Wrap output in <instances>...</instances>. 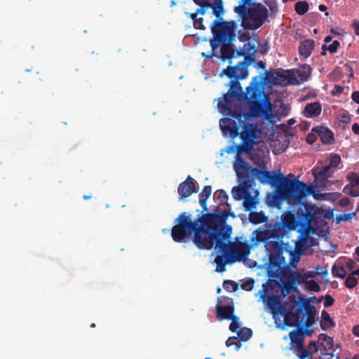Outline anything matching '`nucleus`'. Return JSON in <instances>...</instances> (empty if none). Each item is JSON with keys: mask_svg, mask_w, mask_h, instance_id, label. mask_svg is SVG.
Masks as SVG:
<instances>
[{"mask_svg": "<svg viewBox=\"0 0 359 359\" xmlns=\"http://www.w3.org/2000/svg\"><path fill=\"white\" fill-rule=\"evenodd\" d=\"M236 27L237 24L233 20L225 21L222 18L215 20L210 25L212 38L210 43L212 51L207 55L203 53V56L212 58L215 56V51L221 46L222 60L224 61L226 59H231L234 53L232 41L235 40L236 36Z\"/></svg>", "mask_w": 359, "mask_h": 359, "instance_id": "6", "label": "nucleus"}, {"mask_svg": "<svg viewBox=\"0 0 359 359\" xmlns=\"http://www.w3.org/2000/svg\"><path fill=\"white\" fill-rule=\"evenodd\" d=\"M305 287L306 290L312 292H319L320 290V286L314 280H307L305 283Z\"/></svg>", "mask_w": 359, "mask_h": 359, "instance_id": "38", "label": "nucleus"}, {"mask_svg": "<svg viewBox=\"0 0 359 359\" xmlns=\"http://www.w3.org/2000/svg\"><path fill=\"white\" fill-rule=\"evenodd\" d=\"M216 197L220 201L221 204H225L226 206L229 207L230 205L228 203V195L225 191L220 189L216 191Z\"/></svg>", "mask_w": 359, "mask_h": 359, "instance_id": "36", "label": "nucleus"}, {"mask_svg": "<svg viewBox=\"0 0 359 359\" xmlns=\"http://www.w3.org/2000/svg\"><path fill=\"white\" fill-rule=\"evenodd\" d=\"M309 9V4L306 1H299L295 4L294 11L298 15H304Z\"/></svg>", "mask_w": 359, "mask_h": 359, "instance_id": "30", "label": "nucleus"}, {"mask_svg": "<svg viewBox=\"0 0 359 359\" xmlns=\"http://www.w3.org/2000/svg\"><path fill=\"white\" fill-rule=\"evenodd\" d=\"M351 97L354 102L359 104V91H354L352 93Z\"/></svg>", "mask_w": 359, "mask_h": 359, "instance_id": "57", "label": "nucleus"}, {"mask_svg": "<svg viewBox=\"0 0 359 359\" xmlns=\"http://www.w3.org/2000/svg\"><path fill=\"white\" fill-rule=\"evenodd\" d=\"M196 186L191 177L188 176L187 179L180 183L178 187L179 200L182 201L189 197L193 193H196Z\"/></svg>", "mask_w": 359, "mask_h": 359, "instance_id": "14", "label": "nucleus"}, {"mask_svg": "<svg viewBox=\"0 0 359 359\" xmlns=\"http://www.w3.org/2000/svg\"><path fill=\"white\" fill-rule=\"evenodd\" d=\"M258 203L257 195L252 196L250 193L248 192L243 198V205L245 210L250 211L252 209L256 208Z\"/></svg>", "mask_w": 359, "mask_h": 359, "instance_id": "27", "label": "nucleus"}, {"mask_svg": "<svg viewBox=\"0 0 359 359\" xmlns=\"http://www.w3.org/2000/svg\"><path fill=\"white\" fill-rule=\"evenodd\" d=\"M209 7H201L199 8H197V10L196 11V14H201V15H204L205 14V9L206 8H208Z\"/></svg>", "mask_w": 359, "mask_h": 359, "instance_id": "62", "label": "nucleus"}, {"mask_svg": "<svg viewBox=\"0 0 359 359\" xmlns=\"http://www.w3.org/2000/svg\"><path fill=\"white\" fill-rule=\"evenodd\" d=\"M223 287L229 292H233L238 289V284L233 280H225L223 282Z\"/></svg>", "mask_w": 359, "mask_h": 359, "instance_id": "35", "label": "nucleus"}, {"mask_svg": "<svg viewBox=\"0 0 359 359\" xmlns=\"http://www.w3.org/2000/svg\"><path fill=\"white\" fill-rule=\"evenodd\" d=\"M316 140V135L314 134H312V133H310L307 135V137H306V142L309 144H312L313 143H314Z\"/></svg>", "mask_w": 359, "mask_h": 359, "instance_id": "54", "label": "nucleus"}, {"mask_svg": "<svg viewBox=\"0 0 359 359\" xmlns=\"http://www.w3.org/2000/svg\"><path fill=\"white\" fill-rule=\"evenodd\" d=\"M352 130L355 135H359V124L353 123L352 126Z\"/></svg>", "mask_w": 359, "mask_h": 359, "instance_id": "61", "label": "nucleus"}, {"mask_svg": "<svg viewBox=\"0 0 359 359\" xmlns=\"http://www.w3.org/2000/svg\"><path fill=\"white\" fill-rule=\"evenodd\" d=\"M297 309L294 312L292 309L294 305L287 308L285 304L280 303L277 309V315L284 316V325L290 327L302 324L306 327H311L316 323L317 309L313 305H309V300L305 299L302 303H297Z\"/></svg>", "mask_w": 359, "mask_h": 359, "instance_id": "7", "label": "nucleus"}, {"mask_svg": "<svg viewBox=\"0 0 359 359\" xmlns=\"http://www.w3.org/2000/svg\"><path fill=\"white\" fill-rule=\"evenodd\" d=\"M260 292L261 300L263 302H266L268 308L270 309L271 313L273 314V317H275V316L277 315V309L281 302L280 297L276 295H271L266 298V296L263 291H260Z\"/></svg>", "mask_w": 359, "mask_h": 359, "instance_id": "17", "label": "nucleus"}, {"mask_svg": "<svg viewBox=\"0 0 359 359\" xmlns=\"http://www.w3.org/2000/svg\"><path fill=\"white\" fill-rule=\"evenodd\" d=\"M250 187L251 185L249 182L247 184L241 183V186L233 187L231 190L233 198L236 201L244 198L246 194L249 192Z\"/></svg>", "mask_w": 359, "mask_h": 359, "instance_id": "23", "label": "nucleus"}, {"mask_svg": "<svg viewBox=\"0 0 359 359\" xmlns=\"http://www.w3.org/2000/svg\"><path fill=\"white\" fill-rule=\"evenodd\" d=\"M341 163V157L339 154H333L330 157V163L328 164L331 168H337Z\"/></svg>", "mask_w": 359, "mask_h": 359, "instance_id": "44", "label": "nucleus"}, {"mask_svg": "<svg viewBox=\"0 0 359 359\" xmlns=\"http://www.w3.org/2000/svg\"><path fill=\"white\" fill-rule=\"evenodd\" d=\"M323 299H324L323 305L325 308L332 306L334 303V299L330 294H326L325 297H321L318 299V302H320Z\"/></svg>", "mask_w": 359, "mask_h": 359, "instance_id": "43", "label": "nucleus"}, {"mask_svg": "<svg viewBox=\"0 0 359 359\" xmlns=\"http://www.w3.org/2000/svg\"><path fill=\"white\" fill-rule=\"evenodd\" d=\"M233 116H234L236 120L221 118L219 126L225 135H229L233 138L239 136L242 140V144L238 147L233 168L239 181L243 184H247L250 182V178L252 176V170L255 168L241 158V153L243 151L249 153L252 149L253 145L256 143L257 133L260 131L257 129V126L248 122L250 118L248 115L236 112Z\"/></svg>", "mask_w": 359, "mask_h": 359, "instance_id": "2", "label": "nucleus"}, {"mask_svg": "<svg viewBox=\"0 0 359 359\" xmlns=\"http://www.w3.org/2000/svg\"><path fill=\"white\" fill-rule=\"evenodd\" d=\"M315 42L312 39H306L302 41L299 46V53L304 57H308L311 55L313 50Z\"/></svg>", "mask_w": 359, "mask_h": 359, "instance_id": "21", "label": "nucleus"}, {"mask_svg": "<svg viewBox=\"0 0 359 359\" xmlns=\"http://www.w3.org/2000/svg\"><path fill=\"white\" fill-rule=\"evenodd\" d=\"M287 231L281 222H271L268 224L267 229L263 231L257 230L255 231L257 241H263L271 238L282 240Z\"/></svg>", "mask_w": 359, "mask_h": 359, "instance_id": "11", "label": "nucleus"}, {"mask_svg": "<svg viewBox=\"0 0 359 359\" xmlns=\"http://www.w3.org/2000/svg\"><path fill=\"white\" fill-rule=\"evenodd\" d=\"M218 207L212 212L204 213V220L206 222L211 239L225 237L228 233H231L232 228L229 225H224L227 217L231 215L235 217L233 212H230V206L222 213L218 212Z\"/></svg>", "mask_w": 359, "mask_h": 359, "instance_id": "9", "label": "nucleus"}, {"mask_svg": "<svg viewBox=\"0 0 359 359\" xmlns=\"http://www.w3.org/2000/svg\"><path fill=\"white\" fill-rule=\"evenodd\" d=\"M342 205H346L349 203L350 202V200L349 198H343L341 201H340Z\"/></svg>", "mask_w": 359, "mask_h": 359, "instance_id": "64", "label": "nucleus"}, {"mask_svg": "<svg viewBox=\"0 0 359 359\" xmlns=\"http://www.w3.org/2000/svg\"><path fill=\"white\" fill-rule=\"evenodd\" d=\"M237 335L240 341H246L252 337V331L250 328H241L237 332Z\"/></svg>", "mask_w": 359, "mask_h": 359, "instance_id": "32", "label": "nucleus"}, {"mask_svg": "<svg viewBox=\"0 0 359 359\" xmlns=\"http://www.w3.org/2000/svg\"><path fill=\"white\" fill-rule=\"evenodd\" d=\"M317 275H318V272L308 271L304 273V276L306 277V280L310 278H314Z\"/></svg>", "mask_w": 359, "mask_h": 359, "instance_id": "56", "label": "nucleus"}, {"mask_svg": "<svg viewBox=\"0 0 359 359\" xmlns=\"http://www.w3.org/2000/svg\"><path fill=\"white\" fill-rule=\"evenodd\" d=\"M283 289L287 290V292H290L295 291L297 290V287L294 286V283H292L291 280L289 279L288 281L284 283Z\"/></svg>", "mask_w": 359, "mask_h": 359, "instance_id": "48", "label": "nucleus"}, {"mask_svg": "<svg viewBox=\"0 0 359 359\" xmlns=\"http://www.w3.org/2000/svg\"><path fill=\"white\" fill-rule=\"evenodd\" d=\"M231 233H228L224 238L219 237L212 239L208 250L218 249L214 263L216 264L215 271L223 273L226 271V265L236 262L245 261L250 254V246L243 242H231L229 238Z\"/></svg>", "mask_w": 359, "mask_h": 359, "instance_id": "4", "label": "nucleus"}, {"mask_svg": "<svg viewBox=\"0 0 359 359\" xmlns=\"http://www.w3.org/2000/svg\"><path fill=\"white\" fill-rule=\"evenodd\" d=\"M347 180L349 181L350 185L353 187H358L359 185V177L357 175L355 172H351L347 175Z\"/></svg>", "mask_w": 359, "mask_h": 359, "instance_id": "39", "label": "nucleus"}, {"mask_svg": "<svg viewBox=\"0 0 359 359\" xmlns=\"http://www.w3.org/2000/svg\"><path fill=\"white\" fill-rule=\"evenodd\" d=\"M351 27L353 29L355 34L359 36V20H354L352 22Z\"/></svg>", "mask_w": 359, "mask_h": 359, "instance_id": "53", "label": "nucleus"}, {"mask_svg": "<svg viewBox=\"0 0 359 359\" xmlns=\"http://www.w3.org/2000/svg\"><path fill=\"white\" fill-rule=\"evenodd\" d=\"M318 344L320 346V352L330 351L333 349L334 340L325 334H320Z\"/></svg>", "mask_w": 359, "mask_h": 359, "instance_id": "20", "label": "nucleus"}, {"mask_svg": "<svg viewBox=\"0 0 359 359\" xmlns=\"http://www.w3.org/2000/svg\"><path fill=\"white\" fill-rule=\"evenodd\" d=\"M255 280L253 279H248L241 284V288L246 291H251L254 287Z\"/></svg>", "mask_w": 359, "mask_h": 359, "instance_id": "46", "label": "nucleus"}, {"mask_svg": "<svg viewBox=\"0 0 359 359\" xmlns=\"http://www.w3.org/2000/svg\"><path fill=\"white\" fill-rule=\"evenodd\" d=\"M226 345L228 347L234 346L236 350H238L241 348V343L239 341H233L232 338H229L226 341Z\"/></svg>", "mask_w": 359, "mask_h": 359, "instance_id": "47", "label": "nucleus"}, {"mask_svg": "<svg viewBox=\"0 0 359 359\" xmlns=\"http://www.w3.org/2000/svg\"><path fill=\"white\" fill-rule=\"evenodd\" d=\"M320 325L323 330L326 331L335 327L336 323L330 317V313L327 311L323 310L321 312V320L320 322Z\"/></svg>", "mask_w": 359, "mask_h": 359, "instance_id": "22", "label": "nucleus"}, {"mask_svg": "<svg viewBox=\"0 0 359 359\" xmlns=\"http://www.w3.org/2000/svg\"><path fill=\"white\" fill-rule=\"evenodd\" d=\"M303 333V331L299 330V327L289 333L290 339L289 349L293 350L299 359H302L306 355L304 351Z\"/></svg>", "mask_w": 359, "mask_h": 359, "instance_id": "12", "label": "nucleus"}, {"mask_svg": "<svg viewBox=\"0 0 359 359\" xmlns=\"http://www.w3.org/2000/svg\"><path fill=\"white\" fill-rule=\"evenodd\" d=\"M267 217L263 211L250 212L249 214V221L254 224H259L267 221Z\"/></svg>", "mask_w": 359, "mask_h": 359, "instance_id": "28", "label": "nucleus"}, {"mask_svg": "<svg viewBox=\"0 0 359 359\" xmlns=\"http://www.w3.org/2000/svg\"><path fill=\"white\" fill-rule=\"evenodd\" d=\"M355 262L353 259H349L348 262L346 263V266L350 269L352 270L355 268Z\"/></svg>", "mask_w": 359, "mask_h": 359, "instance_id": "58", "label": "nucleus"}, {"mask_svg": "<svg viewBox=\"0 0 359 359\" xmlns=\"http://www.w3.org/2000/svg\"><path fill=\"white\" fill-rule=\"evenodd\" d=\"M290 255L292 256V259L294 262H299V253H297L296 255H294V252L290 250L289 251Z\"/></svg>", "mask_w": 359, "mask_h": 359, "instance_id": "59", "label": "nucleus"}, {"mask_svg": "<svg viewBox=\"0 0 359 359\" xmlns=\"http://www.w3.org/2000/svg\"><path fill=\"white\" fill-rule=\"evenodd\" d=\"M247 74H248V71L245 68H240V67H238L237 66H234V67H231V66H228L226 69H224L221 75H226L227 76L229 79H235L234 81H238L237 79L241 78V79H244L247 76ZM232 80H231L229 81V83Z\"/></svg>", "mask_w": 359, "mask_h": 359, "instance_id": "15", "label": "nucleus"}, {"mask_svg": "<svg viewBox=\"0 0 359 359\" xmlns=\"http://www.w3.org/2000/svg\"><path fill=\"white\" fill-rule=\"evenodd\" d=\"M355 215V212L353 213H344L342 215H339L336 217V222L339 223L341 221H348L351 220Z\"/></svg>", "mask_w": 359, "mask_h": 359, "instance_id": "45", "label": "nucleus"}, {"mask_svg": "<svg viewBox=\"0 0 359 359\" xmlns=\"http://www.w3.org/2000/svg\"><path fill=\"white\" fill-rule=\"evenodd\" d=\"M305 299H309V305H311V302H316L317 301L316 299V297H310V298H304L303 297H299V299H298V302H297V303H302L304 300Z\"/></svg>", "mask_w": 359, "mask_h": 359, "instance_id": "55", "label": "nucleus"}, {"mask_svg": "<svg viewBox=\"0 0 359 359\" xmlns=\"http://www.w3.org/2000/svg\"><path fill=\"white\" fill-rule=\"evenodd\" d=\"M217 311V318L221 320L232 319L234 316L235 308L233 305L222 306L217 304L215 307Z\"/></svg>", "mask_w": 359, "mask_h": 359, "instance_id": "19", "label": "nucleus"}, {"mask_svg": "<svg viewBox=\"0 0 359 359\" xmlns=\"http://www.w3.org/2000/svg\"><path fill=\"white\" fill-rule=\"evenodd\" d=\"M230 320H231L229 325L230 331L237 333L240 330L239 318L237 316H234L232 317V319Z\"/></svg>", "mask_w": 359, "mask_h": 359, "instance_id": "40", "label": "nucleus"}, {"mask_svg": "<svg viewBox=\"0 0 359 359\" xmlns=\"http://www.w3.org/2000/svg\"><path fill=\"white\" fill-rule=\"evenodd\" d=\"M343 192L352 197L359 196V188L354 189V187L348 184L344 187Z\"/></svg>", "mask_w": 359, "mask_h": 359, "instance_id": "37", "label": "nucleus"}, {"mask_svg": "<svg viewBox=\"0 0 359 359\" xmlns=\"http://www.w3.org/2000/svg\"><path fill=\"white\" fill-rule=\"evenodd\" d=\"M332 273L333 276L339 278L341 279H344L347 274L345 268L342 265L337 266L336 264L333 265L332 268Z\"/></svg>", "mask_w": 359, "mask_h": 359, "instance_id": "33", "label": "nucleus"}, {"mask_svg": "<svg viewBox=\"0 0 359 359\" xmlns=\"http://www.w3.org/2000/svg\"><path fill=\"white\" fill-rule=\"evenodd\" d=\"M243 55L245 59L250 62H253L255 61V53H257L256 46L254 43L248 41L244 44Z\"/></svg>", "mask_w": 359, "mask_h": 359, "instance_id": "25", "label": "nucleus"}, {"mask_svg": "<svg viewBox=\"0 0 359 359\" xmlns=\"http://www.w3.org/2000/svg\"><path fill=\"white\" fill-rule=\"evenodd\" d=\"M229 89L222 97L218 99L217 108L220 113L229 116L224 118H233L236 112L243 115H248V122L256 125L252 116H263L269 118L272 116V104L268 95L259 85L247 87L246 92L242 90L238 81H231Z\"/></svg>", "mask_w": 359, "mask_h": 359, "instance_id": "1", "label": "nucleus"}, {"mask_svg": "<svg viewBox=\"0 0 359 359\" xmlns=\"http://www.w3.org/2000/svg\"><path fill=\"white\" fill-rule=\"evenodd\" d=\"M296 215L297 217L292 212H285L281 215L280 222L287 232L295 230L297 226H309L316 218L313 206L306 203L299 205Z\"/></svg>", "mask_w": 359, "mask_h": 359, "instance_id": "10", "label": "nucleus"}, {"mask_svg": "<svg viewBox=\"0 0 359 359\" xmlns=\"http://www.w3.org/2000/svg\"><path fill=\"white\" fill-rule=\"evenodd\" d=\"M235 11L242 19L241 26L244 29L255 30L265 22L269 17V11L265 6L259 3H252L251 0H241Z\"/></svg>", "mask_w": 359, "mask_h": 359, "instance_id": "8", "label": "nucleus"}, {"mask_svg": "<svg viewBox=\"0 0 359 359\" xmlns=\"http://www.w3.org/2000/svg\"><path fill=\"white\" fill-rule=\"evenodd\" d=\"M312 131L319 135L321 142L325 144H331L334 140L333 132L326 127L317 126L313 128Z\"/></svg>", "mask_w": 359, "mask_h": 359, "instance_id": "16", "label": "nucleus"}, {"mask_svg": "<svg viewBox=\"0 0 359 359\" xmlns=\"http://www.w3.org/2000/svg\"><path fill=\"white\" fill-rule=\"evenodd\" d=\"M252 176L257 177L262 184H269L274 185L278 181L281 180V194L283 198L292 200L294 202H299L307 195L313 194V186L307 185L306 183L296 179L290 180L285 177L283 175H272L266 170H260L255 168L252 170Z\"/></svg>", "mask_w": 359, "mask_h": 359, "instance_id": "5", "label": "nucleus"}, {"mask_svg": "<svg viewBox=\"0 0 359 359\" xmlns=\"http://www.w3.org/2000/svg\"><path fill=\"white\" fill-rule=\"evenodd\" d=\"M194 1L201 7H208L210 6L208 0H194Z\"/></svg>", "mask_w": 359, "mask_h": 359, "instance_id": "52", "label": "nucleus"}, {"mask_svg": "<svg viewBox=\"0 0 359 359\" xmlns=\"http://www.w3.org/2000/svg\"><path fill=\"white\" fill-rule=\"evenodd\" d=\"M339 46V42L337 40H334L329 46H327L326 44H323L322 46V50H328L331 53H334L337 50Z\"/></svg>", "mask_w": 359, "mask_h": 359, "instance_id": "42", "label": "nucleus"}, {"mask_svg": "<svg viewBox=\"0 0 359 359\" xmlns=\"http://www.w3.org/2000/svg\"><path fill=\"white\" fill-rule=\"evenodd\" d=\"M329 165L324 166L316 175V177L327 180L332 177V171Z\"/></svg>", "mask_w": 359, "mask_h": 359, "instance_id": "34", "label": "nucleus"}, {"mask_svg": "<svg viewBox=\"0 0 359 359\" xmlns=\"http://www.w3.org/2000/svg\"><path fill=\"white\" fill-rule=\"evenodd\" d=\"M297 327H299V330H302L303 331V336L304 337L305 335L311 336L313 333V331L312 330H309V327H306L302 324H299L298 325H296Z\"/></svg>", "mask_w": 359, "mask_h": 359, "instance_id": "49", "label": "nucleus"}, {"mask_svg": "<svg viewBox=\"0 0 359 359\" xmlns=\"http://www.w3.org/2000/svg\"><path fill=\"white\" fill-rule=\"evenodd\" d=\"M212 194V187L210 185L205 186L202 191L199 194V203L203 208V212L208 211L207 200Z\"/></svg>", "mask_w": 359, "mask_h": 359, "instance_id": "26", "label": "nucleus"}, {"mask_svg": "<svg viewBox=\"0 0 359 359\" xmlns=\"http://www.w3.org/2000/svg\"><path fill=\"white\" fill-rule=\"evenodd\" d=\"M358 279L351 273L345 280V285L348 289H352L358 285Z\"/></svg>", "mask_w": 359, "mask_h": 359, "instance_id": "41", "label": "nucleus"}, {"mask_svg": "<svg viewBox=\"0 0 359 359\" xmlns=\"http://www.w3.org/2000/svg\"><path fill=\"white\" fill-rule=\"evenodd\" d=\"M289 279L294 284H305L307 281L304 273L301 274L298 272L292 273L289 276Z\"/></svg>", "mask_w": 359, "mask_h": 359, "instance_id": "31", "label": "nucleus"}, {"mask_svg": "<svg viewBox=\"0 0 359 359\" xmlns=\"http://www.w3.org/2000/svg\"><path fill=\"white\" fill-rule=\"evenodd\" d=\"M320 355L319 356V359H322V357H324L325 358H327V359H333V358L334 357V355L332 352L325 351V352H320Z\"/></svg>", "mask_w": 359, "mask_h": 359, "instance_id": "51", "label": "nucleus"}, {"mask_svg": "<svg viewBox=\"0 0 359 359\" xmlns=\"http://www.w3.org/2000/svg\"><path fill=\"white\" fill-rule=\"evenodd\" d=\"M283 252H273L269 254V270L275 273H280L282 269L287 266L285 258L283 256Z\"/></svg>", "mask_w": 359, "mask_h": 359, "instance_id": "13", "label": "nucleus"}, {"mask_svg": "<svg viewBox=\"0 0 359 359\" xmlns=\"http://www.w3.org/2000/svg\"><path fill=\"white\" fill-rule=\"evenodd\" d=\"M304 245H305V241L304 240V241H300L298 243H297V244H296V249L297 250L300 249Z\"/></svg>", "mask_w": 359, "mask_h": 359, "instance_id": "63", "label": "nucleus"}, {"mask_svg": "<svg viewBox=\"0 0 359 359\" xmlns=\"http://www.w3.org/2000/svg\"><path fill=\"white\" fill-rule=\"evenodd\" d=\"M171 236L175 242L182 243L192 235V241L200 250H208L212 241L203 214L193 221L190 215L182 212L175 221Z\"/></svg>", "mask_w": 359, "mask_h": 359, "instance_id": "3", "label": "nucleus"}, {"mask_svg": "<svg viewBox=\"0 0 359 359\" xmlns=\"http://www.w3.org/2000/svg\"><path fill=\"white\" fill-rule=\"evenodd\" d=\"M261 243L262 241H259ZM263 243H264V245L266 248V250L270 253L273 252H279L281 251H284V248L283 247V242L281 240H276V241H263Z\"/></svg>", "mask_w": 359, "mask_h": 359, "instance_id": "24", "label": "nucleus"}, {"mask_svg": "<svg viewBox=\"0 0 359 359\" xmlns=\"http://www.w3.org/2000/svg\"><path fill=\"white\" fill-rule=\"evenodd\" d=\"M194 26L196 29H204L205 27L203 24V18H197L196 20H195V22H194Z\"/></svg>", "mask_w": 359, "mask_h": 359, "instance_id": "50", "label": "nucleus"}, {"mask_svg": "<svg viewBox=\"0 0 359 359\" xmlns=\"http://www.w3.org/2000/svg\"><path fill=\"white\" fill-rule=\"evenodd\" d=\"M322 111V107L319 102H314L306 104L302 114L308 118H313L318 117Z\"/></svg>", "mask_w": 359, "mask_h": 359, "instance_id": "18", "label": "nucleus"}, {"mask_svg": "<svg viewBox=\"0 0 359 359\" xmlns=\"http://www.w3.org/2000/svg\"><path fill=\"white\" fill-rule=\"evenodd\" d=\"M352 332L354 336L359 337V325L353 326Z\"/></svg>", "mask_w": 359, "mask_h": 359, "instance_id": "60", "label": "nucleus"}, {"mask_svg": "<svg viewBox=\"0 0 359 359\" xmlns=\"http://www.w3.org/2000/svg\"><path fill=\"white\" fill-rule=\"evenodd\" d=\"M208 7L212 9L213 14L217 18H219L220 15L224 13L222 0H215L213 4L210 3V6Z\"/></svg>", "mask_w": 359, "mask_h": 359, "instance_id": "29", "label": "nucleus"}]
</instances>
